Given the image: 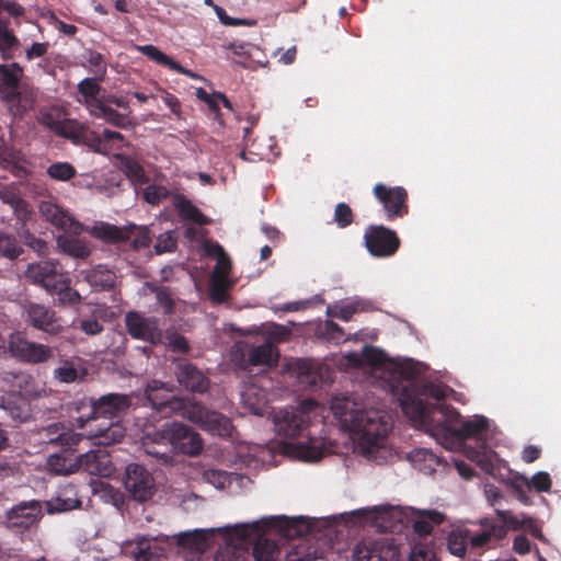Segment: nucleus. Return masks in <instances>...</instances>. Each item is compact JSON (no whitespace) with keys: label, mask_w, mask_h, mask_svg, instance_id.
I'll use <instances>...</instances> for the list:
<instances>
[{"label":"nucleus","mask_w":561,"mask_h":561,"mask_svg":"<svg viewBox=\"0 0 561 561\" xmlns=\"http://www.w3.org/2000/svg\"><path fill=\"white\" fill-rule=\"evenodd\" d=\"M81 144L88 146L94 152L102 154H108L111 150L121 148V145L107 146L106 141L103 140L102 136H98L95 133H88L87 129L83 134V139L81 140Z\"/></svg>","instance_id":"864d4df0"},{"label":"nucleus","mask_w":561,"mask_h":561,"mask_svg":"<svg viewBox=\"0 0 561 561\" xmlns=\"http://www.w3.org/2000/svg\"><path fill=\"white\" fill-rule=\"evenodd\" d=\"M78 468L89 474L108 478L116 469L105 450H89L78 457Z\"/></svg>","instance_id":"412c9836"},{"label":"nucleus","mask_w":561,"mask_h":561,"mask_svg":"<svg viewBox=\"0 0 561 561\" xmlns=\"http://www.w3.org/2000/svg\"><path fill=\"white\" fill-rule=\"evenodd\" d=\"M505 535L506 529L504 526L483 519L481 520L478 529L470 528V547L484 548L490 543L502 539Z\"/></svg>","instance_id":"bb28decb"},{"label":"nucleus","mask_w":561,"mask_h":561,"mask_svg":"<svg viewBox=\"0 0 561 561\" xmlns=\"http://www.w3.org/2000/svg\"><path fill=\"white\" fill-rule=\"evenodd\" d=\"M135 543V548L131 550V553L135 558V561H149L153 556L152 549L154 548L148 537L146 536H137L133 540Z\"/></svg>","instance_id":"4d7b16f0"},{"label":"nucleus","mask_w":561,"mask_h":561,"mask_svg":"<svg viewBox=\"0 0 561 561\" xmlns=\"http://www.w3.org/2000/svg\"><path fill=\"white\" fill-rule=\"evenodd\" d=\"M173 451L182 453L188 456H196L203 450V439L201 435L192 427L179 422H171V428L168 430Z\"/></svg>","instance_id":"2eb2a0df"},{"label":"nucleus","mask_w":561,"mask_h":561,"mask_svg":"<svg viewBox=\"0 0 561 561\" xmlns=\"http://www.w3.org/2000/svg\"><path fill=\"white\" fill-rule=\"evenodd\" d=\"M136 48L145 56H147L149 59L156 61L157 64L163 65L169 69L174 62V60L171 57L167 56L163 51H161L153 45L136 46Z\"/></svg>","instance_id":"e2e57ef3"},{"label":"nucleus","mask_w":561,"mask_h":561,"mask_svg":"<svg viewBox=\"0 0 561 561\" xmlns=\"http://www.w3.org/2000/svg\"><path fill=\"white\" fill-rule=\"evenodd\" d=\"M22 252L14 237L0 231V254L13 260Z\"/></svg>","instance_id":"bf43d9fd"},{"label":"nucleus","mask_w":561,"mask_h":561,"mask_svg":"<svg viewBox=\"0 0 561 561\" xmlns=\"http://www.w3.org/2000/svg\"><path fill=\"white\" fill-rule=\"evenodd\" d=\"M203 248L207 255L217 261L210 276V297L216 302H222L226 300L227 290L231 286L229 280L231 261L224 248L217 242L206 241Z\"/></svg>","instance_id":"423d86ee"},{"label":"nucleus","mask_w":561,"mask_h":561,"mask_svg":"<svg viewBox=\"0 0 561 561\" xmlns=\"http://www.w3.org/2000/svg\"><path fill=\"white\" fill-rule=\"evenodd\" d=\"M239 476L236 473H228L222 470L209 469L204 471L203 480L218 490H224L229 486L233 481H237Z\"/></svg>","instance_id":"de8ad7c7"},{"label":"nucleus","mask_w":561,"mask_h":561,"mask_svg":"<svg viewBox=\"0 0 561 561\" xmlns=\"http://www.w3.org/2000/svg\"><path fill=\"white\" fill-rule=\"evenodd\" d=\"M99 78H85L78 84V91L83 98L79 102L83 103L88 108L89 113L92 112L102 101L99 100L98 95L101 90L98 83Z\"/></svg>","instance_id":"ea45409f"},{"label":"nucleus","mask_w":561,"mask_h":561,"mask_svg":"<svg viewBox=\"0 0 561 561\" xmlns=\"http://www.w3.org/2000/svg\"><path fill=\"white\" fill-rule=\"evenodd\" d=\"M47 469L51 473L55 474H71L79 470L78 468V458L75 460L72 458L66 457L64 455H51L47 459Z\"/></svg>","instance_id":"a18cd8bd"},{"label":"nucleus","mask_w":561,"mask_h":561,"mask_svg":"<svg viewBox=\"0 0 561 561\" xmlns=\"http://www.w3.org/2000/svg\"><path fill=\"white\" fill-rule=\"evenodd\" d=\"M353 515L360 517H369L377 522V519H385L386 517H396L399 515V511L391 506H375L373 508H362L354 511Z\"/></svg>","instance_id":"6e6d98bb"},{"label":"nucleus","mask_w":561,"mask_h":561,"mask_svg":"<svg viewBox=\"0 0 561 561\" xmlns=\"http://www.w3.org/2000/svg\"><path fill=\"white\" fill-rule=\"evenodd\" d=\"M172 201L175 209L183 219L191 220L198 225L208 224V219L184 196L174 195Z\"/></svg>","instance_id":"37998d69"},{"label":"nucleus","mask_w":561,"mask_h":561,"mask_svg":"<svg viewBox=\"0 0 561 561\" xmlns=\"http://www.w3.org/2000/svg\"><path fill=\"white\" fill-rule=\"evenodd\" d=\"M241 401L243 407L254 415L263 416L268 413L267 393L253 382L244 385Z\"/></svg>","instance_id":"cd10ccee"},{"label":"nucleus","mask_w":561,"mask_h":561,"mask_svg":"<svg viewBox=\"0 0 561 561\" xmlns=\"http://www.w3.org/2000/svg\"><path fill=\"white\" fill-rule=\"evenodd\" d=\"M85 64L90 67V71L99 79H103L106 73V64L103 55L89 50L85 56Z\"/></svg>","instance_id":"052dcab7"},{"label":"nucleus","mask_w":561,"mask_h":561,"mask_svg":"<svg viewBox=\"0 0 561 561\" xmlns=\"http://www.w3.org/2000/svg\"><path fill=\"white\" fill-rule=\"evenodd\" d=\"M290 370L304 388L317 387L323 382L328 373L324 366L307 359L296 360L291 364Z\"/></svg>","instance_id":"5701e85b"},{"label":"nucleus","mask_w":561,"mask_h":561,"mask_svg":"<svg viewBox=\"0 0 561 561\" xmlns=\"http://www.w3.org/2000/svg\"><path fill=\"white\" fill-rule=\"evenodd\" d=\"M43 508L49 514L64 513L80 506L81 502L78 497L77 490L73 485H66L60 488L56 496L49 501L42 502Z\"/></svg>","instance_id":"c85d7f7f"},{"label":"nucleus","mask_w":561,"mask_h":561,"mask_svg":"<svg viewBox=\"0 0 561 561\" xmlns=\"http://www.w3.org/2000/svg\"><path fill=\"white\" fill-rule=\"evenodd\" d=\"M87 375L85 362L80 357L61 359L58 367L54 369V377L65 383L80 382Z\"/></svg>","instance_id":"c756f323"},{"label":"nucleus","mask_w":561,"mask_h":561,"mask_svg":"<svg viewBox=\"0 0 561 561\" xmlns=\"http://www.w3.org/2000/svg\"><path fill=\"white\" fill-rule=\"evenodd\" d=\"M245 356L252 366L273 367L277 364L279 353L278 350L270 342L261 345H252L247 350Z\"/></svg>","instance_id":"2f4dec72"},{"label":"nucleus","mask_w":561,"mask_h":561,"mask_svg":"<svg viewBox=\"0 0 561 561\" xmlns=\"http://www.w3.org/2000/svg\"><path fill=\"white\" fill-rule=\"evenodd\" d=\"M0 201L11 207L13 214L20 222H27L31 219L32 213L28 208V205L21 197L19 191L15 187L5 186L1 188Z\"/></svg>","instance_id":"72a5a7b5"},{"label":"nucleus","mask_w":561,"mask_h":561,"mask_svg":"<svg viewBox=\"0 0 561 561\" xmlns=\"http://www.w3.org/2000/svg\"><path fill=\"white\" fill-rule=\"evenodd\" d=\"M227 540L226 548L217 557L218 561H251L248 540L239 541L233 534V526L219 527Z\"/></svg>","instance_id":"393cba45"},{"label":"nucleus","mask_w":561,"mask_h":561,"mask_svg":"<svg viewBox=\"0 0 561 561\" xmlns=\"http://www.w3.org/2000/svg\"><path fill=\"white\" fill-rule=\"evenodd\" d=\"M171 423H165L159 430L147 431L140 439V444L147 455L153 456L167 463L171 457L169 453L172 450L171 439L168 430Z\"/></svg>","instance_id":"6ab92c4d"},{"label":"nucleus","mask_w":561,"mask_h":561,"mask_svg":"<svg viewBox=\"0 0 561 561\" xmlns=\"http://www.w3.org/2000/svg\"><path fill=\"white\" fill-rule=\"evenodd\" d=\"M470 528L465 526L454 527L447 536V549L455 556L462 558L470 546Z\"/></svg>","instance_id":"4c0bfd02"},{"label":"nucleus","mask_w":561,"mask_h":561,"mask_svg":"<svg viewBox=\"0 0 561 561\" xmlns=\"http://www.w3.org/2000/svg\"><path fill=\"white\" fill-rule=\"evenodd\" d=\"M38 210L47 221L66 233L80 234L83 231V226L51 199L42 201Z\"/></svg>","instance_id":"dca6fc26"},{"label":"nucleus","mask_w":561,"mask_h":561,"mask_svg":"<svg viewBox=\"0 0 561 561\" xmlns=\"http://www.w3.org/2000/svg\"><path fill=\"white\" fill-rule=\"evenodd\" d=\"M233 534L239 541L248 540L252 547V557L255 561H280V549L272 539L262 520L233 525Z\"/></svg>","instance_id":"39448f33"},{"label":"nucleus","mask_w":561,"mask_h":561,"mask_svg":"<svg viewBox=\"0 0 561 561\" xmlns=\"http://www.w3.org/2000/svg\"><path fill=\"white\" fill-rule=\"evenodd\" d=\"M386 548L376 540H364L356 545L353 561H386Z\"/></svg>","instance_id":"e433bc0d"},{"label":"nucleus","mask_w":561,"mask_h":561,"mask_svg":"<svg viewBox=\"0 0 561 561\" xmlns=\"http://www.w3.org/2000/svg\"><path fill=\"white\" fill-rule=\"evenodd\" d=\"M176 233L173 230L161 233L154 244V251L157 254L172 252L176 248Z\"/></svg>","instance_id":"69168bd1"},{"label":"nucleus","mask_w":561,"mask_h":561,"mask_svg":"<svg viewBox=\"0 0 561 561\" xmlns=\"http://www.w3.org/2000/svg\"><path fill=\"white\" fill-rule=\"evenodd\" d=\"M374 195L382 204L389 219L402 217L408 213V193L403 187H387L386 185L377 184L374 187Z\"/></svg>","instance_id":"a211bd4d"},{"label":"nucleus","mask_w":561,"mask_h":561,"mask_svg":"<svg viewBox=\"0 0 561 561\" xmlns=\"http://www.w3.org/2000/svg\"><path fill=\"white\" fill-rule=\"evenodd\" d=\"M410 519L412 523L413 530L420 536H425L431 534L435 525H438L444 522L445 515L434 510H411Z\"/></svg>","instance_id":"473e14b6"},{"label":"nucleus","mask_w":561,"mask_h":561,"mask_svg":"<svg viewBox=\"0 0 561 561\" xmlns=\"http://www.w3.org/2000/svg\"><path fill=\"white\" fill-rule=\"evenodd\" d=\"M261 520L268 531L285 538L301 537L309 531V524L304 517L271 516Z\"/></svg>","instance_id":"aec40b11"},{"label":"nucleus","mask_w":561,"mask_h":561,"mask_svg":"<svg viewBox=\"0 0 561 561\" xmlns=\"http://www.w3.org/2000/svg\"><path fill=\"white\" fill-rule=\"evenodd\" d=\"M330 410L341 428L351 434L357 454L377 465L394 458L388 439L391 425L380 411L367 409L355 397L346 394L334 396Z\"/></svg>","instance_id":"f03ea898"},{"label":"nucleus","mask_w":561,"mask_h":561,"mask_svg":"<svg viewBox=\"0 0 561 561\" xmlns=\"http://www.w3.org/2000/svg\"><path fill=\"white\" fill-rule=\"evenodd\" d=\"M81 274L95 290L111 289L116 283V274L104 265H98L94 268L81 272Z\"/></svg>","instance_id":"f704fd0d"},{"label":"nucleus","mask_w":561,"mask_h":561,"mask_svg":"<svg viewBox=\"0 0 561 561\" xmlns=\"http://www.w3.org/2000/svg\"><path fill=\"white\" fill-rule=\"evenodd\" d=\"M22 77L23 69L19 64L0 65V92L2 98L23 85L21 84Z\"/></svg>","instance_id":"c9c22d12"},{"label":"nucleus","mask_w":561,"mask_h":561,"mask_svg":"<svg viewBox=\"0 0 561 561\" xmlns=\"http://www.w3.org/2000/svg\"><path fill=\"white\" fill-rule=\"evenodd\" d=\"M322 408L313 400H305L291 410H279L274 414L277 435L287 439L284 451L293 458L304 461H317L323 455L324 443L317 437H305V432Z\"/></svg>","instance_id":"7ed1b4c3"},{"label":"nucleus","mask_w":561,"mask_h":561,"mask_svg":"<svg viewBox=\"0 0 561 561\" xmlns=\"http://www.w3.org/2000/svg\"><path fill=\"white\" fill-rule=\"evenodd\" d=\"M25 321L37 330L50 335L64 332L62 320L56 312L39 304H28L24 308Z\"/></svg>","instance_id":"4468645a"},{"label":"nucleus","mask_w":561,"mask_h":561,"mask_svg":"<svg viewBox=\"0 0 561 561\" xmlns=\"http://www.w3.org/2000/svg\"><path fill=\"white\" fill-rule=\"evenodd\" d=\"M365 245L368 252L378 257L393 255L400 247L397 233L383 226H371L364 234Z\"/></svg>","instance_id":"9b49d317"},{"label":"nucleus","mask_w":561,"mask_h":561,"mask_svg":"<svg viewBox=\"0 0 561 561\" xmlns=\"http://www.w3.org/2000/svg\"><path fill=\"white\" fill-rule=\"evenodd\" d=\"M341 369L358 368L368 374L373 383L399 397L403 412L438 444L449 450L462 447L467 438L484 437L489 421L473 416L460 422V414L440 401L454 391L442 383L424 382L416 394L408 393L425 366L412 359H389L378 348L365 346L362 352H350L337 360Z\"/></svg>","instance_id":"f257e3e1"},{"label":"nucleus","mask_w":561,"mask_h":561,"mask_svg":"<svg viewBox=\"0 0 561 561\" xmlns=\"http://www.w3.org/2000/svg\"><path fill=\"white\" fill-rule=\"evenodd\" d=\"M125 325L133 339L151 344H159L163 340L159 322L156 318L145 317L137 311H129L125 316Z\"/></svg>","instance_id":"ddd939ff"},{"label":"nucleus","mask_w":561,"mask_h":561,"mask_svg":"<svg viewBox=\"0 0 561 561\" xmlns=\"http://www.w3.org/2000/svg\"><path fill=\"white\" fill-rule=\"evenodd\" d=\"M43 517V504L39 501H24L5 514L7 527L15 533H23L36 525Z\"/></svg>","instance_id":"9d476101"},{"label":"nucleus","mask_w":561,"mask_h":561,"mask_svg":"<svg viewBox=\"0 0 561 561\" xmlns=\"http://www.w3.org/2000/svg\"><path fill=\"white\" fill-rule=\"evenodd\" d=\"M57 242L65 253L73 257L84 259L91 253V248L89 244L85 241L75 237L61 236L58 237Z\"/></svg>","instance_id":"c03bdc74"},{"label":"nucleus","mask_w":561,"mask_h":561,"mask_svg":"<svg viewBox=\"0 0 561 561\" xmlns=\"http://www.w3.org/2000/svg\"><path fill=\"white\" fill-rule=\"evenodd\" d=\"M125 432V427L119 422H112L107 427L91 433L89 437L96 439V445L108 446L122 442Z\"/></svg>","instance_id":"79ce46f5"},{"label":"nucleus","mask_w":561,"mask_h":561,"mask_svg":"<svg viewBox=\"0 0 561 561\" xmlns=\"http://www.w3.org/2000/svg\"><path fill=\"white\" fill-rule=\"evenodd\" d=\"M94 491H95V493H100L101 497L105 502L111 503L112 505H114L116 507L122 505L124 502L122 492L107 483L101 482L98 485V489H94Z\"/></svg>","instance_id":"0e129e2a"},{"label":"nucleus","mask_w":561,"mask_h":561,"mask_svg":"<svg viewBox=\"0 0 561 561\" xmlns=\"http://www.w3.org/2000/svg\"><path fill=\"white\" fill-rule=\"evenodd\" d=\"M22 161L21 152L7 145H0V164L4 169H13Z\"/></svg>","instance_id":"680f3d73"},{"label":"nucleus","mask_w":561,"mask_h":561,"mask_svg":"<svg viewBox=\"0 0 561 561\" xmlns=\"http://www.w3.org/2000/svg\"><path fill=\"white\" fill-rule=\"evenodd\" d=\"M90 114L94 117L102 118L116 127H124L126 125L127 116L118 113L116 110L107 106L103 102L92 110Z\"/></svg>","instance_id":"09e8293b"},{"label":"nucleus","mask_w":561,"mask_h":561,"mask_svg":"<svg viewBox=\"0 0 561 561\" xmlns=\"http://www.w3.org/2000/svg\"><path fill=\"white\" fill-rule=\"evenodd\" d=\"M5 102L8 111L14 117L23 116L27 111L32 110L36 103L37 93L36 91L23 84L18 88L14 92L2 98Z\"/></svg>","instance_id":"b1692460"},{"label":"nucleus","mask_w":561,"mask_h":561,"mask_svg":"<svg viewBox=\"0 0 561 561\" xmlns=\"http://www.w3.org/2000/svg\"><path fill=\"white\" fill-rule=\"evenodd\" d=\"M178 382L186 390L203 393L209 382L201 370L188 363H180L174 370Z\"/></svg>","instance_id":"a878e982"},{"label":"nucleus","mask_w":561,"mask_h":561,"mask_svg":"<svg viewBox=\"0 0 561 561\" xmlns=\"http://www.w3.org/2000/svg\"><path fill=\"white\" fill-rule=\"evenodd\" d=\"M94 237L107 241H130L134 249L147 248L150 242L152 234L147 226L128 225L125 227H116L110 224H96L92 228Z\"/></svg>","instance_id":"0eeeda50"},{"label":"nucleus","mask_w":561,"mask_h":561,"mask_svg":"<svg viewBox=\"0 0 561 561\" xmlns=\"http://www.w3.org/2000/svg\"><path fill=\"white\" fill-rule=\"evenodd\" d=\"M408 461L420 472L431 474L443 463L439 456L428 448H414L407 455Z\"/></svg>","instance_id":"7c9ffc66"},{"label":"nucleus","mask_w":561,"mask_h":561,"mask_svg":"<svg viewBox=\"0 0 561 561\" xmlns=\"http://www.w3.org/2000/svg\"><path fill=\"white\" fill-rule=\"evenodd\" d=\"M365 301L360 299L341 301L327 307V316L348 321L354 313L365 309Z\"/></svg>","instance_id":"a19ab883"},{"label":"nucleus","mask_w":561,"mask_h":561,"mask_svg":"<svg viewBox=\"0 0 561 561\" xmlns=\"http://www.w3.org/2000/svg\"><path fill=\"white\" fill-rule=\"evenodd\" d=\"M499 518L513 530L522 529L528 516L522 514L520 516L513 515L511 511L496 510Z\"/></svg>","instance_id":"338daca9"},{"label":"nucleus","mask_w":561,"mask_h":561,"mask_svg":"<svg viewBox=\"0 0 561 561\" xmlns=\"http://www.w3.org/2000/svg\"><path fill=\"white\" fill-rule=\"evenodd\" d=\"M66 114L59 108L51 107L48 110H42L38 113V123L56 134Z\"/></svg>","instance_id":"3c124183"},{"label":"nucleus","mask_w":561,"mask_h":561,"mask_svg":"<svg viewBox=\"0 0 561 561\" xmlns=\"http://www.w3.org/2000/svg\"><path fill=\"white\" fill-rule=\"evenodd\" d=\"M124 485L131 497L139 502L148 501L156 491L152 474L138 463H129L126 467Z\"/></svg>","instance_id":"1a4fd4ad"},{"label":"nucleus","mask_w":561,"mask_h":561,"mask_svg":"<svg viewBox=\"0 0 561 561\" xmlns=\"http://www.w3.org/2000/svg\"><path fill=\"white\" fill-rule=\"evenodd\" d=\"M47 174L57 181H68L76 175V169L68 162H56L48 167Z\"/></svg>","instance_id":"13d9d810"},{"label":"nucleus","mask_w":561,"mask_h":561,"mask_svg":"<svg viewBox=\"0 0 561 561\" xmlns=\"http://www.w3.org/2000/svg\"><path fill=\"white\" fill-rule=\"evenodd\" d=\"M318 552L306 540H300L286 552V561H311L317 559Z\"/></svg>","instance_id":"8fccbe9b"},{"label":"nucleus","mask_w":561,"mask_h":561,"mask_svg":"<svg viewBox=\"0 0 561 561\" xmlns=\"http://www.w3.org/2000/svg\"><path fill=\"white\" fill-rule=\"evenodd\" d=\"M130 398L127 394L107 393L96 400H91L89 414L85 417L79 416L76 422L79 427H83L92 420L117 417L130 407Z\"/></svg>","instance_id":"6e6552de"},{"label":"nucleus","mask_w":561,"mask_h":561,"mask_svg":"<svg viewBox=\"0 0 561 561\" xmlns=\"http://www.w3.org/2000/svg\"><path fill=\"white\" fill-rule=\"evenodd\" d=\"M9 350L13 356L31 364L44 363L54 356L50 346L28 341L20 332L11 334Z\"/></svg>","instance_id":"f8f14e48"},{"label":"nucleus","mask_w":561,"mask_h":561,"mask_svg":"<svg viewBox=\"0 0 561 561\" xmlns=\"http://www.w3.org/2000/svg\"><path fill=\"white\" fill-rule=\"evenodd\" d=\"M215 531H219L218 528L194 529L173 535L172 537L162 536L161 540L169 542L172 539L182 551L190 554H199L209 547Z\"/></svg>","instance_id":"f3484780"},{"label":"nucleus","mask_w":561,"mask_h":561,"mask_svg":"<svg viewBox=\"0 0 561 561\" xmlns=\"http://www.w3.org/2000/svg\"><path fill=\"white\" fill-rule=\"evenodd\" d=\"M64 274L55 261L31 263L25 271V277L33 284L42 286L46 291L56 288L55 283Z\"/></svg>","instance_id":"4be33fe9"},{"label":"nucleus","mask_w":561,"mask_h":561,"mask_svg":"<svg viewBox=\"0 0 561 561\" xmlns=\"http://www.w3.org/2000/svg\"><path fill=\"white\" fill-rule=\"evenodd\" d=\"M19 46V39L9 28V24L0 26V53L8 59L12 57V50Z\"/></svg>","instance_id":"603ef678"},{"label":"nucleus","mask_w":561,"mask_h":561,"mask_svg":"<svg viewBox=\"0 0 561 561\" xmlns=\"http://www.w3.org/2000/svg\"><path fill=\"white\" fill-rule=\"evenodd\" d=\"M160 390L171 391L167 383L152 380L147 385L146 396L152 405H169L172 410L192 423L201 426L204 431L221 437L230 436L233 430L230 419L224 414L207 409L205 405L195 401H185L179 398L159 397Z\"/></svg>","instance_id":"20e7f679"},{"label":"nucleus","mask_w":561,"mask_h":561,"mask_svg":"<svg viewBox=\"0 0 561 561\" xmlns=\"http://www.w3.org/2000/svg\"><path fill=\"white\" fill-rule=\"evenodd\" d=\"M55 287L47 293L53 296H57V300L60 305H76L81 301L80 294L70 287V278L65 273L55 283Z\"/></svg>","instance_id":"58836bf2"},{"label":"nucleus","mask_w":561,"mask_h":561,"mask_svg":"<svg viewBox=\"0 0 561 561\" xmlns=\"http://www.w3.org/2000/svg\"><path fill=\"white\" fill-rule=\"evenodd\" d=\"M85 129L87 127L84 124H81L73 118L65 117L56 131V135L67 138L76 145H81Z\"/></svg>","instance_id":"49530a36"},{"label":"nucleus","mask_w":561,"mask_h":561,"mask_svg":"<svg viewBox=\"0 0 561 561\" xmlns=\"http://www.w3.org/2000/svg\"><path fill=\"white\" fill-rule=\"evenodd\" d=\"M409 561H437L436 554L432 547L424 543H416L413 546Z\"/></svg>","instance_id":"774afa93"},{"label":"nucleus","mask_w":561,"mask_h":561,"mask_svg":"<svg viewBox=\"0 0 561 561\" xmlns=\"http://www.w3.org/2000/svg\"><path fill=\"white\" fill-rule=\"evenodd\" d=\"M19 237L23 240V242L33 249L38 254H44L47 250V243L36 238L30 230L26 228V222H21V227L16 229Z\"/></svg>","instance_id":"5fc2aeb1"}]
</instances>
